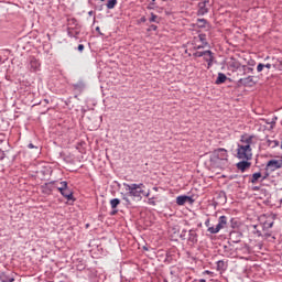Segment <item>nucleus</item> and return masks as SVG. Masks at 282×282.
Returning <instances> with one entry per match:
<instances>
[{
  "label": "nucleus",
  "mask_w": 282,
  "mask_h": 282,
  "mask_svg": "<svg viewBox=\"0 0 282 282\" xmlns=\"http://www.w3.org/2000/svg\"><path fill=\"white\" fill-rule=\"evenodd\" d=\"M96 32H100V26H97V28H96Z\"/></svg>",
  "instance_id": "nucleus-46"
},
{
  "label": "nucleus",
  "mask_w": 282,
  "mask_h": 282,
  "mask_svg": "<svg viewBox=\"0 0 282 282\" xmlns=\"http://www.w3.org/2000/svg\"><path fill=\"white\" fill-rule=\"evenodd\" d=\"M54 184H56V182H50L42 185L41 188H42L43 195H52V191H54Z\"/></svg>",
  "instance_id": "nucleus-12"
},
{
  "label": "nucleus",
  "mask_w": 282,
  "mask_h": 282,
  "mask_svg": "<svg viewBox=\"0 0 282 282\" xmlns=\"http://www.w3.org/2000/svg\"><path fill=\"white\" fill-rule=\"evenodd\" d=\"M188 231H186V229H183L182 231H181V235H180V237H181V239L183 240V241H186V234H187Z\"/></svg>",
  "instance_id": "nucleus-32"
},
{
  "label": "nucleus",
  "mask_w": 282,
  "mask_h": 282,
  "mask_svg": "<svg viewBox=\"0 0 282 282\" xmlns=\"http://www.w3.org/2000/svg\"><path fill=\"white\" fill-rule=\"evenodd\" d=\"M226 224H228V217L220 216L218 218V224L216 225V227H209L207 230L208 232H210V235H217L219 230H221L223 228H226Z\"/></svg>",
  "instance_id": "nucleus-4"
},
{
  "label": "nucleus",
  "mask_w": 282,
  "mask_h": 282,
  "mask_svg": "<svg viewBox=\"0 0 282 282\" xmlns=\"http://www.w3.org/2000/svg\"><path fill=\"white\" fill-rule=\"evenodd\" d=\"M268 176L263 174H261V172H257L253 173L252 177H251V183L252 184H259V182H263Z\"/></svg>",
  "instance_id": "nucleus-13"
},
{
  "label": "nucleus",
  "mask_w": 282,
  "mask_h": 282,
  "mask_svg": "<svg viewBox=\"0 0 282 282\" xmlns=\"http://www.w3.org/2000/svg\"><path fill=\"white\" fill-rule=\"evenodd\" d=\"M68 186L67 181H62L59 182V184H56V188L57 191L61 193L63 191H65V188Z\"/></svg>",
  "instance_id": "nucleus-25"
},
{
  "label": "nucleus",
  "mask_w": 282,
  "mask_h": 282,
  "mask_svg": "<svg viewBox=\"0 0 282 282\" xmlns=\"http://www.w3.org/2000/svg\"><path fill=\"white\" fill-rule=\"evenodd\" d=\"M122 199L124 203H127L128 205H131V200L129 199V195H127V193L122 196Z\"/></svg>",
  "instance_id": "nucleus-34"
},
{
  "label": "nucleus",
  "mask_w": 282,
  "mask_h": 282,
  "mask_svg": "<svg viewBox=\"0 0 282 282\" xmlns=\"http://www.w3.org/2000/svg\"><path fill=\"white\" fill-rule=\"evenodd\" d=\"M28 67L30 72H39L41 69V63L35 57H30Z\"/></svg>",
  "instance_id": "nucleus-8"
},
{
  "label": "nucleus",
  "mask_w": 282,
  "mask_h": 282,
  "mask_svg": "<svg viewBox=\"0 0 282 282\" xmlns=\"http://www.w3.org/2000/svg\"><path fill=\"white\" fill-rule=\"evenodd\" d=\"M116 213H118V210L112 212L111 215H116Z\"/></svg>",
  "instance_id": "nucleus-50"
},
{
  "label": "nucleus",
  "mask_w": 282,
  "mask_h": 282,
  "mask_svg": "<svg viewBox=\"0 0 282 282\" xmlns=\"http://www.w3.org/2000/svg\"><path fill=\"white\" fill-rule=\"evenodd\" d=\"M282 169V159H272L267 163V171H276Z\"/></svg>",
  "instance_id": "nucleus-6"
},
{
  "label": "nucleus",
  "mask_w": 282,
  "mask_h": 282,
  "mask_svg": "<svg viewBox=\"0 0 282 282\" xmlns=\"http://www.w3.org/2000/svg\"><path fill=\"white\" fill-rule=\"evenodd\" d=\"M205 226H206L207 228H210V219H207V220L205 221Z\"/></svg>",
  "instance_id": "nucleus-43"
},
{
  "label": "nucleus",
  "mask_w": 282,
  "mask_h": 282,
  "mask_svg": "<svg viewBox=\"0 0 282 282\" xmlns=\"http://www.w3.org/2000/svg\"><path fill=\"white\" fill-rule=\"evenodd\" d=\"M272 226H274V221H264L263 224H262V230H263V232H264V235L265 236H268V234H265L267 232V230H270V228H272Z\"/></svg>",
  "instance_id": "nucleus-20"
},
{
  "label": "nucleus",
  "mask_w": 282,
  "mask_h": 282,
  "mask_svg": "<svg viewBox=\"0 0 282 282\" xmlns=\"http://www.w3.org/2000/svg\"><path fill=\"white\" fill-rule=\"evenodd\" d=\"M253 191H259V186L253 187Z\"/></svg>",
  "instance_id": "nucleus-47"
},
{
  "label": "nucleus",
  "mask_w": 282,
  "mask_h": 282,
  "mask_svg": "<svg viewBox=\"0 0 282 282\" xmlns=\"http://www.w3.org/2000/svg\"><path fill=\"white\" fill-rule=\"evenodd\" d=\"M204 61L208 64V67L213 65V51H209V54L203 55Z\"/></svg>",
  "instance_id": "nucleus-22"
},
{
  "label": "nucleus",
  "mask_w": 282,
  "mask_h": 282,
  "mask_svg": "<svg viewBox=\"0 0 282 282\" xmlns=\"http://www.w3.org/2000/svg\"><path fill=\"white\" fill-rule=\"evenodd\" d=\"M206 54H210V51L208 50V51H196L194 54H193V56L195 57V58H202V56H204V55H206Z\"/></svg>",
  "instance_id": "nucleus-26"
},
{
  "label": "nucleus",
  "mask_w": 282,
  "mask_h": 282,
  "mask_svg": "<svg viewBox=\"0 0 282 282\" xmlns=\"http://www.w3.org/2000/svg\"><path fill=\"white\" fill-rule=\"evenodd\" d=\"M248 72H249V73L252 72V68L249 67V68H248Z\"/></svg>",
  "instance_id": "nucleus-51"
},
{
  "label": "nucleus",
  "mask_w": 282,
  "mask_h": 282,
  "mask_svg": "<svg viewBox=\"0 0 282 282\" xmlns=\"http://www.w3.org/2000/svg\"><path fill=\"white\" fill-rule=\"evenodd\" d=\"M123 186L129 197H133V199H139V202L142 199V193H144V185L142 183L140 184L123 183Z\"/></svg>",
  "instance_id": "nucleus-1"
},
{
  "label": "nucleus",
  "mask_w": 282,
  "mask_h": 282,
  "mask_svg": "<svg viewBox=\"0 0 282 282\" xmlns=\"http://www.w3.org/2000/svg\"><path fill=\"white\" fill-rule=\"evenodd\" d=\"M158 199L159 197L158 196H152L148 199V204L149 206H158Z\"/></svg>",
  "instance_id": "nucleus-30"
},
{
  "label": "nucleus",
  "mask_w": 282,
  "mask_h": 282,
  "mask_svg": "<svg viewBox=\"0 0 282 282\" xmlns=\"http://www.w3.org/2000/svg\"><path fill=\"white\" fill-rule=\"evenodd\" d=\"M238 171H241V173H243V171H246L248 169V159H246V161H240L236 164Z\"/></svg>",
  "instance_id": "nucleus-19"
},
{
  "label": "nucleus",
  "mask_w": 282,
  "mask_h": 282,
  "mask_svg": "<svg viewBox=\"0 0 282 282\" xmlns=\"http://www.w3.org/2000/svg\"><path fill=\"white\" fill-rule=\"evenodd\" d=\"M1 142H3V140H0V144H1Z\"/></svg>",
  "instance_id": "nucleus-52"
},
{
  "label": "nucleus",
  "mask_w": 282,
  "mask_h": 282,
  "mask_svg": "<svg viewBox=\"0 0 282 282\" xmlns=\"http://www.w3.org/2000/svg\"><path fill=\"white\" fill-rule=\"evenodd\" d=\"M264 67H265V64H262V63L258 64L257 72H263Z\"/></svg>",
  "instance_id": "nucleus-36"
},
{
  "label": "nucleus",
  "mask_w": 282,
  "mask_h": 282,
  "mask_svg": "<svg viewBox=\"0 0 282 282\" xmlns=\"http://www.w3.org/2000/svg\"><path fill=\"white\" fill-rule=\"evenodd\" d=\"M187 202L188 204H193V202L195 200L193 199V197L186 195H181L176 197L177 206H184V204H186Z\"/></svg>",
  "instance_id": "nucleus-10"
},
{
  "label": "nucleus",
  "mask_w": 282,
  "mask_h": 282,
  "mask_svg": "<svg viewBox=\"0 0 282 282\" xmlns=\"http://www.w3.org/2000/svg\"><path fill=\"white\" fill-rule=\"evenodd\" d=\"M196 25L197 28H206V25H208V21L206 19H198Z\"/></svg>",
  "instance_id": "nucleus-28"
},
{
  "label": "nucleus",
  "mask_w": 282,
  "mask_h": 282,
  "mask_svg": "<svg viewBox=\"0 0 282 282\" xmlns=\"http://www.w3.org/2000/svg\"><path fill=\"white\" fill-rule=\"evenodd\" d=\"M160 188L159 187H153V191L158 192Z\"/></svg>",
  "instance_id": "nucleus-48"
},
{
  "label": "nucleus",
  "mask_w": 282,
  "mask_h": 282,
  "mask_svg": "<svg viewBox=\"0 0 282 282\" xmlns=\"http://www.w3.org/2000/svg\"><path fill=\"white\" fill-rule=\"evenodd\" d=\"M264 144L269 149H276V147H280V149H282V141L276 140V139H267L264 141Z\"/></svg>",
  "instance_id": "nucleus-9"
},
{
  "label": "nucleus",
  "mask_w": 282,
  "mask_h": 282,
  "mask_svg": "<svg viewBox=\"0 0 282 282\" xmlns=\"http://www.w3.org/2000/svg\"><path fill=\"white\" fill-rule=\"evenodd\" d=\"M248 80H249V83H252V79H251V77H250V76L248 77Z\"/></svg>",
  "instance_id": "nucleus-49"
},
{
  "label": "nucleus",
  "mask_w": 282,
  "mask_h": 282,
  "mask_svg": "<svg viewBox=\"0 0 282 282\" xmlns=\"http://www.w3.org/2000/svg\"><path fill=\"white\" fill-rule=\"evenodd\" d=\"M74 89H76L77 91H83V89H85V84L83 82H79L77 84H73Z\"/></svg>",
  "instance_id": "nucleus-31"
},
{
  "label": "nucleus",
  "mask_w": 282,
  "mask_h": 282,
  "mask_svg": "<svg viewBox=\"0 0 282 282\" xmlns=\"http://www.w3.org/2000/svg\"><path fill=\"white\" fill-rule=\"evenodd\" d=\"M228 69H229L230 72H237V69H239V64H238V62L235 61V59L229 61V62H228Z\"/></svg>",
  "instance_id": "nucleus-18"
},
{
  "label": "nucleus",
  "mask_w": 282,
  "mask_h": 282,
  "mask_svg": "<svg viewBox=\"0 0 282 282\" xmlns=\"http://www.w3.org/2000/svg\"><path fill=\"white\" fill-rule=\"evenodd\" d=\"M264 67H265L267 69H271V68H272V64H264Z\"/></svg>",
  "instance_id": "nucleus-44"
},
{
  "label": "nucleus",
  "mask_w": 282,
  "mask_h": 282,
  "mask_svg": "<svg viewBox=\"0 0 282 282\" xmlns=\"http://www.w3.org/2000/svg\"><path fill=\"white\" fill-rule=\"evenodd\" d=\"M67 34L70 39H78V35L80 34V28L79 26H67Z\"/></svg>",
  "instance_id": "nucleus-11"
},
{
  "label": "nucleus",
  "mask_w": 282,
  "mask_h": 282,
  "mask_svg": "<svg viewBox=\"0 0 282 282\" xmlns=\"http://www.w3.org/2000/svg\"><path fill=\"white\" fill-rule=\"evenodd\" d=\"M241 143H238V148H237V158L238 160H248V137L247 135H242Z\"/></svg>",
  "instance_id": "nucleus-3"
},
{
  "label": "nucleus",
  "mask_w": 282,
  "mask_h": 282,
  "mask_svg": "<svg viewBox=\"0 0 282 282\" xmlns=\"http://www.w3.org/2000/svg\"><path fill=\"white\" fill-rule=\"evenodd\" d=\"M28 149H36L39 151V147L34 145L33 143H29Z\"/></svg>",
  "instance_id": "nucleus-38"
},
{
  "label": "nucleus",
  "mask_w": 282,
  "mask_h": 282,
  "mask_svg": "<svg viewBox=\"0 0 282 282\" xmlns=\"http://www.w3.org/2000/svg\"><path fill=\"white\" fill-rule=\"evenodd\" d=\"M249 230L253 237H263V224L249 225Z\"/></svg>",
  "instance_id": "nucleus-7"
},
{
  "label": "nucleus",
  "mask_w": 282,
  "mask_h": 282,
  "mask_svg": "<svg viewBox=\"0 0 282 282\" xmlns=\"http://www.w3.org/2000/svg\"><path fill=\"white\" fill-rule=\"evenodd\" d=\"M216 270H218V272L226 271V262L223 260L217 261Z\"/></svg>",
  "instance_id": "nucleus-24"
},
{
  "label": "nucleus",
  "mask_w": 282,
  "mask_h": 282,
  "mask_svg": "<svg viewBox=\"0 0 282 282\" xmlns=\"http://www.w3.org/2000/svg\"><path fill=\"white\" fill-rule=\"evenodd\" d=\"M88 15H89V17H94V11H89V12H88Z\"/></svg>",
  "instance_id": "nucleus-45"
},
{
  "label": "nucleus",
  "mask_w": 282,
  "mask_h": 282,
  "mask_svg": "<svg viewBox=\"0 0 282 282\" xmlns=\"http://www.w3.org/2000/svg\"><path fill=\"white\" fill-rule=\"evenodd\" d=\"M153 2H155V0H152Z\"/></svg>",
  "instance_id": "nucleus-54"
},
{
  "label": "nucleus",
  "mask_w": 282,
  "mask_h": 282,
  "mask_svg": "<svg viewBox=\"0 0 282 282\" xmlns=\"http://www.w3.org/2000/svg\"><path fill=\"white\" fill-rule=\"evenodd\" d=\"M62 196L65 197L68 202H72L74 199V193L69 191V186H67L64 191L59 192Z\"/></svg>",
  "instance_id": "nucleus-15"
},
{
  "label": "nucleus",
  "mask_w": 282,
  "mask_h": 282,
  "mask_svg": "<svg viewBox=\"0 0 282 282\" xmlns=\"http://www.w3.org/2000/svg\"><path fill=\"white\" fill-rule=\"evenodd\" d=\"M210 11V0H203L198 2L197 17H204Z\"/></svg>",
  "instance_id": "nucleus-5"
},
{
  "label": "nucleus",
  "mask_w": 282,
  "mask_h": 282,
  "mask_svg": "<svg viewBox=\"0 0 282 282\" xmlns=\"http://www.w3.org/2000/svg\"><path fill=\"white\" fill-rule=\"evenodd\" d=\"M248 166H250V163H248Z\"/></svg>",
  "instance_id": "nucleus-53"
},
{
  "label": "nucleus",
  "mask_w": 282,
  "mask_h": 282,
  "mask_svg": "<svg viewBox=\"0 0 282 282\" xmlns=\"http://www.w3.org/2000/svg\"><path fill=\"white\" fill-rule=\"evenodd\" d=\"M227 78L228 77L226 76V74L219 73L218 77L216 79V85H221V84L226 83Z\"/></svg>",
  "instance_id": "nucleus-21"
},
{
  "label": "nucleus",
  "mask_w": 282,
  "mask_h": 282,
  "mask_svg": "<svg viewBox=\"0 0 282 282\" xmlns=\"http://www.w3.org/2000/svg\"><path fill=\"white\" fill-rule=\"evenodd\" d=\"M77 50H78V52H83V51L85 50V45L79 44V45L77 46Z\"/></svg>",
  "instance_id": "nucleus-40"
},
{
  "label": "nucleus",
  "mask_w": 282,
  "mask_h": 282,
  "mask_svg": "<svg viewBox=\"0 0 282 282\" xmlns=\"http://www.w3.org/2000/svg\"><path fill=\"white\" fill-rule=\"evenodd\" d=\"M250 142H252V137H249V138H248V144H249V145H248V152H249V154H248V160H250V158H251V155H252V154L250 153Z\"/></svg>",
  "instance_id": "nucleus-33"
},
{
  "label": "nucleus",
  "mask_w": 282,
  "mask_h": 282,
  "mask_svg": "<svg viewBox=\"0 0 282 282\" xmlns=\"http://www.w3.org/2000/svg\"><path fill=\"white\" fill-rule=\"evenodd\" d=\"M210 162L213 164H228V151L224 148L214 150L210 155Z\"/></svg>",
  "instance_id": "nucleus-2"
},
{
  "label": "nucleus",
  "mask_w": 282,
  "mask_h": 282,
  "mask_svg": "<svg viewBox=\"0 0 282 282\" xmlns=\"http://www.w3.org/2000/svg\"><path fill=\"white\" fill-rule=\"evenodd\" d=\"M246 80H248V79H246V78L245 79H239L238 83H239V85H246Z\"/></svg>",
  "instance_id": "nucleus-42"
},
{
  "label": "nucleus",
  "mask_w": 282,
  "mask_h": 282,
  "mask_svg": "<svg viewBox=\"0 0 282 282\" xmlns=\"http://www.w3.org/2000/svg\"><path fill=\"white\" fill-rule=\"evenodd\" d=\"M188 243H191L192 246H195V243H197V231H195V229H191L188 231V238H187Z\"/></svg>",
  "instance_id": "nucleus-14"
},
{
  "label": "nucleus",
  "mask_w": 282,
  "mask_h": 282,
  "mask_svg": "<svg viewBox=\"0 0 282 282\" xmlns=\"http://www.w3.org/2000/svg\"><path fill=\"white\" fill-rule=\"evenodd\" d=\"M276 120H279V118L276 116H274L271 120L267 119L264 120L265 124H269V131H272V129H274V127H276Z\"/></svg>",
  "instance_id": "nucleus-17"
},
{
  "label": "nucleus",
  "mask_w": 282,
  "mask_h": 282,
  "mask_svg": "<svg viewBox=\"0 0 282 282\" xmlns=\"http://www.w3.org/2000/svg\"><path fill=\"white\" fill-rule=\"evenodd\" d=\"M141 195H143L144 197H149V195H151V191H148V192L143 191V193H141Z\"/></svg>",
  "instance_id": "nucleus-41"
},
{
  "label": "nucleus",
  "mask_w": 282,
  "mask_h": 282,
  "mask_svg": "<svg viewBox=\"0 0 282 282\" xmlns=\"http://www.w3.org/2000/svg\"><path fill=\"white\" fill-rule=\"evenodd\" d=\"M155 30H158V25L151 24L148 29V32H155Z\"/></svg>",
  "instance_id": "nucleus-35"
},
{
  "label": "nucleus",
  "mask_w": 282,
  "mask_h": 282,
  "mask_svg": "<svg viewBox=\"0 0 282 282\" xmlns=\"http://www.w3.org/2000/svg\"><path fill=\"white\" fill-rule=\"evenodd\" d=\"M198 41H200L202 45L195 46V50H202L208 45V42L206 41V34H199Z\"/></svg>",
  "instance_id": "nucleus-16"
},
{
  "label": "nucleus",
  "mask_w": 282,
  "mask_h": 282,
  "mask_svg": "<svg viewBox=\"0 0 282 282\" xmlns=\"http://www.w3.org/2000/svg\"><path fill=\"white\" fill-rule=\"evenodd\" d=\"M0 281L1 282H14V278L6 274V273H1L0 274Z\"/></svg>",
  "instance_id": "nucleus-23"
},
{
  "label": "nucleus",
  "mask_w": 282,
  "mask_h": 282,
  "mask_svg": "<svg viewBox=\"0 0 282 282\" xmlns=\"http://www.w3.org/2000/svg\"><path fill=\"white\" fill-rule=\"evenodd\" d=\"M110 206H111L112 209L118 208V206H120V198H112L110 200Z\"/></svg>",
  "instance_id": "nucleus-29"
},
{
  "label": "nucleus",
  "mask_w": 282,
  "mask_h": 282,
  "mask_svg": "<svg viewBox=\"0 0 282 282\" xmlns=\"http://www.w3.org/2000/svg\"><path fill=\"white\" fill-rule=\"evenodd\" d=\"M6 160V152L0 149V161Z\"/></svg>",
  "instance_id": "nucleus-37"
},
{
  "label": "nucleus",
  "mask_w": 282,
  "mask_h": 282,
  "mask_svg": "<svg viewBox=\"0 0 282 282\" xmlns=\"http://www.w3.org/2000/svg\"><path fill=\"white\" fill-rule=\"evenodd\" d=\"M67 28H78V20L75 18L68 19V26Z\"/></svg>",
  "instance_id": "nucleus-27"
},
{
  "label": "nucleus",
  "mask_w": 282,
  "mask_h": 282,
  "mask_svg": "<svg viewBox=\"0 0 282 282\" xmlns=\"http://www.w3.org/2000/svg\"><path fill=\"white\" fill-rule=\"evenodd\" d=\"M155 19H158V15L152 14L151 18H150V22L151 23L155 22Z\"/></svg>",
  "instance_id": "nucleus-39"
}]
</instances>
